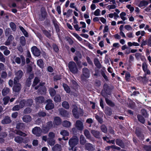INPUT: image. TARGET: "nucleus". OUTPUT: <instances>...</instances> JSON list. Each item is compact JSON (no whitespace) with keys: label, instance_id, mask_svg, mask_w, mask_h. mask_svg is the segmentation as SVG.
<instances>
[{"label":"nucleus","instance_id":"nucleus-39","mask_svg":"<svg viewBox=\"0 0 151 151\" xmlns=\"http://www.w3.org/2000/svg\"><path fill=\"white\" fill-rule=\"evenodd\" d=\"M40 81V78L37 77H35L34 79L32 86H35Z\"/></svg>","mask_w":151,"mask_h":151},{"label":"nucleus","instance_id":"nucleus-27","mask_svg":"<svg viewBox=\"0 0 151 151\" xmlns=\"http://www.w3.org/2000/svg\"><path fill=\"white\" fill-rule=\"evenodd\" d=\"M23 138L20 136H17L15 137L14 141L17 143H22L23 141Z\"/></svg>","mask_w":151,"mask_h":151},{"label":"nucleus","instance_id":"nucleus-13","mask_svg":"<svg viewBox=\"0 0 151 151\" xmlns=\"http://www.w3.org/2000/svg\"><path fill=\"white\" fill-rule=\"evenodd\" d=\"M85 149L89 151H94L95 150V146L90 143H86L85 145Z\"/></svg>","mask_w":151,"mask_h":151},{"label":"nucleus","instance_id":"nucleus-32","mask_svg":"<svg viewBox=\"0 0 151 151\" xmlns=\"http://www.w3.org/2000/svg\"><path fill=\"white\" fill-rule=\"evenodd\" d=\"M80 142L82 145H84L86 142V140L83 135H81L80 137Z\"/></svg>","mask_w":151,"mask_h":151},{"label":"nucleus","instance_id":"nucleus-19","mask_svg":"<svg viewBox=\"0 0 151 151\" xmlns=\"http://www.w3.org/2000/svg\"><path fill=\"white\" fill-rule=\"evenodd\" d=\"M23 121L26 123L30 122L32 120V118L30 116L25 115L22 117Z\"/></svg>","mask_w":151,"mask_h":151},{"label":"nucleus","instance_id":"nucleus-33","mask_svg":"<svg viewBox=\"0 0 151 151\" xmlns=\"http://www.w3.org/2000/svg\"><path fill=\"white\" fill-rule=\"evenodd\" d=\"M63 86L64 89V90L67 93H69L70 92V89L69 87L65 83H63Z\"/></svg>","mask_w":151,"mask_h":151},{"label":"nucleus","instance_id":"nucleus-58","mask_svg":"<svg viewBox=\"0 0 151 151\" xmlns=\"http://www.w3.org/2000/svg\"><path fill=\"white\" fill-rule=\"evenodd\" d=\"M48 136L49 138L48 139H54L55 137V134L52 132H50Z\"/></svg>","mask_w":151,"mask_h":151},{"label":"nucleus","instance_id":"nucleus-6","mask_svg":"<svg viewBox=\"0 0 151 151\" xmlns=\"http://www.w3.org/2000/svg\"><path fill=\"white\" fill-rule=\"evenodd\" d=\"M82 75L81 76L82 79L84 80V78H88L90 76V73L89 69L86 68H84L82 69Z\"/></svg>","mask_w":151,"mask_h":151},{"label":"nucleus","instance_id":"nucleus-62","mask_svg":"<svg viewBox=\"0 0 151 151\" xmlns=\"http://www.w3.org/2000/svg\"><path fill=\"white\" fill-rule=\"evenodd\" d=\"M126 7L129 10L131 13L134 10V7L133 6H132L130 4L127 5Z\"/></svg>","mask_w":151,"mask_h":151},{"label":"nucleus","instance_id":"nucleus-25","mask_svg":"<svg viewBox=\"0 0 151 151\" xmlns=\"http://www.w3.org/2000/svg\"><path fill=\"white\" fill-rule=\"evenodd\" d=\"M35 101L37 103H42L44 102V98L42 96L37 97L35 99Z\"/></svg>","mask_w":151,"mask_h":151},{"label":"nucleus","instance_id":"nucleus-41","mask_svg":"<svg viewBox=\"0 0 151 151\" xmlns=\"http://www.w3.org/2000/svg\"><path fill=\"white\" fill-rule=\"evenodd\" d=\"M20 42L22 45L23 46H24L26 44V40L24 37L22 36L20 38Z\"/></svg>","mask_w":151,"mask_h":151},{"label":"nucleus","instance_id":"nucleus-16","mask_svg":"<svg viewBox=\"0 0 151 151\" xmlns=\"http://www.w3.org/2000/svg\"><path fill=\"white\" fill-rule=\"evenodd\" d=\"M116 144L120 146L121 148H124L125 147V144L122 140L119 138H117L115 140Z\"/></svg>","mask_w":151,"mask_h":151},{"label":"nucleus","instance_id":"nucleus-30","mask_svg":"<svg viewBox=\"0 0 151 151\" xmlns=\"http://www.w3.org/2000/svg\"><path fill=\"white\" fill-rule=\"evenodd\" d=\"M61 150V146L59 144H56L52 148L54 151H60Z\"/></svg>","mask_w":151,"mask_h":151},{"label":"nucleus","instance_id":"nucleus-12","mask_svg":"<svg viewBox=\"0 0 151 151\" xmlns=\"http://www.w3.org/2000/svg\"><path fill=\"white\" fill-rule=\"evenodd\" d=\"M142 68L143 71L145 72V76H146L147 75H150L151 73L150 71L147 69V66L146 63L144 62L142 64Z\"/></svg>","mask_w":151,"mask_h":151},{"label":"nucleus","instance_id":"nucleus-4","mask_svg":"<svg viewBox=\"0 0 151 151\" xmlns=\"http://www.w3.org/2000/svg\"><path fill=\"white\" fill-rule=\"evenodd\" d=\"M53 127V124L51 121L47 122L46 125L43 126L42 127V131L45 134L47 133L49 130Z\"/></svg>","mask_w":151,"mask_h":151},{"label":"nucleus","instance_id":"nucleus-15","mask_svg":"<svg viewBox=\"0 0 151 151\" xmlns=\"http://www.w3.org/2000/svg\"><path fill=\"white\" fill-rule=\"evenodd\" d=\"M14 85L12 88L13 91L15 92H18L21 89V85L20 83H14Z\"/></svg>","mask_w":151,"mask_h":151},{"label":"nucleus","instance_id":"nucleus-31","mask_svg":"<svg viewBox=\"0 0 151 151\" xmlns=\"http://www.w3.org/2000/svg\"><path fill=\"white\" fill-rule=\"evenodd\" d=\"M49 91L51 96H54L56 94V91L53 88H50L49 89Z\"/></svg>","mask_w":151,"mask_h":151},{"label":"nucleus","instance_id":"nucleus-59","mask_svg":"<svg viewBox=\"0 0 151 151\" xmlns=\"http://www.w3.org/2000/svg\"><path fill=\"white\" fill-rule=\"evenodd\" d=\"M0 61L2 62H5V59L3 55L0 52Z\"/></svg>","mask_w":151,"mask_h":151},{"label":"nucleus","instance_id":"nucleus-26","mask_svg":"<svg viewBox=\"0 0 151 151\" xmlns=\"http://www.w3.org/2000/svg\"><path fill=\"white\" fill-rule=\"evenodd\" d=\"M91 132L95 137L97 138L99 137L100 134L99 132L95 130H92L91 131Z\"/></svg>","mask_w":151,"mask_h":151},{"label":"nucleus","instance_id":"nucleus-21","mask_svg":"<svg viewBox=\"0 0 151 151\" xmlns=\"http://www.w3.org/2000/svg\"><path fill=\"white\" fill-rule=\"evenodd\" d=\"M135 134L137 137L140 139H143L144 136L141 133V131L139 129H136L135 131Z\"/></svg>","mask_w":151,"mask_h":151},{"label":"nucleus","instance_id":"nucleus-40","mask_svg":"<svg viewBox=\"0 0 151 151\" xmlns=\"http://www.w3.org/2000/svg\"><path fill=\"white\" fill-rule=\"evenodd\" d=\"M105 114L108 115L110 116L112 114L111 109L109 107H107L105 108Z\"/></svg>","mask_w":151,"mask_h":151},{"label":"nucleus","instance_id":"nucleus-43","mask_svg":"<svg viewBox=\"0 0 151 151\" xmlns=\"http://www.w3.org/2000/svg\"><path fill=\"white\" fill-rule=\"evenodd\" d=\"M54 99V101L56 102H60L61 101V97L59 95H56Z\"/></svg>","mask_w":151,"mask_h":151},{"label":"nucleus","instance_id":"nucleus-11","mask_svg":"<svg viewBox=\"0 0 151 151\" xmlns=\"http://www.w3.org/2000/svg\"><path fill=\"white\" fill-rule=\"evenodd\" d=\"M31 51L35 56H39L40 54V50L36 46H33L31 48Z\"/></svg>","mask_w":151,"mask_h":151},{"label":"nucleus","instance_id":"nucleus-64","mask_svg":"<svg viewBox=\"0 0 151 151\" xmlns=\"http://www.w3.org/2000/svg\"><path fill=\"white\" fill-rule=\"evenodd\" d=\"M108 131L109 133H110L111 134H112L113 135L114 134V130L113 129L112 127H109Z\"/></svg>","mask_w":151,"mask_h":151},{"label":"nucleus","instance_id":"nucleus-46","mask_svg":"<svg viewBox=\"0 0 151 151\" xmlns=\"http://www.w3.org/2000/svg\"><path fill=\"white\" fill-rule=\"evenodd\" d=\"M62 106L65 108L68 109L69 108V105L67 102L66 101H63L62 103Z\"/></svg>","mask_w":151,"mask_h":151},{"label":"nucleus","instance_id":"nucleus-49","mask_svg":"<svg viewBox=\"0 0 151 151\" xmlns=\"http://www.w3.org/2000/svg\"><path fill=\"white\" fill-rule=\"evenodd\" d=\"M19 27L21 31L23 33V34L26 37H28V33L25 30L24 28L21 26H19Z\"/></svg>","mask_w":151,"mask_h":151},{"label":"nucleus","instance_id":"nucleus-2","mask_svg":"<svg viewBox=\"0 0 151 151\" xmlns=\"http://www.w3.org/2000/svg\"><path fill=\"white\" fill-rule=\"evenodd\" d=\"M68 67L70 71L73 73H76L78 69L76 64L73 61H70L68 64Z\"/></svg>","mask_w":151,"mask_h":151},{"label":"nucleus","instance_id":"nucleus-24","mask_svg":"<svg viewBox=\"0 0 151 151\" xmlns=\"http://www.w3.org/2000/svg\"><path fill=\"white\" fill-rule=\"evenodd\" d=\"M10 89L7 87H4L2 91V94L3 96H4L7 95L10 92Z\"/></svg>","mask_w":151,"mask_h":151},{"label":"nucleus","instance_id":"nucleus-9","mask_svg":"<svg viewBox=\"0 0 151 151\" xmlns=\"http://www.w3.org/2000/svg\"><path fill=\"white\" fill-rule=\"evenodd\" d=\"M104 98L106 104L109 106L111 107H113L115 106V103L109 99L108 96L104 95Z\"/></svg>","mask_w":151,"mask_h":151},{"label":"nucleus","instance_id":"nucleus-10","mask_svg":"<svg viewBox=\"0 0 151 151\" xmlns=\"http://www.w3.org/2000/svg\"><path fill=\"white\" fill-rule=\"evenodd\" d=\"M75 127L79 130L82 131L83 129V123L80 120H77L75 124Z\"/></svg>","mask_w":151,"mask_h":151},{"label":"nucleus","instance_id":"nucleus-1","mask_svg":"<svg viewBox=\"0 0 151 151\" xmlns=\"http://www.w3.org/2000/svg\"><path fill=\"white\" fill-rule=\"evenodd\" d=\"M79 139L76 136H74L69 140L68 144L70 147L68 148L69 150L76 151V147L75 146L78 143Z\"/></svg>","mask_w":151,"mask_h":151},{"label":"nucleus","instance_id":"nucleus-34","mask_svg":"<svg viewBox=\"0 0 151 151\" xmlns=\"http://www.w3.org/2000/svg\"><path fill=\"white\" fill-rule=\"evenodd\" d=\"M124 27V25H121L119 28V29L120 30V35L122 37L126 38V36L124 33L123 32V29Z\"/></svg>","mask_w":151,"mask_h":151},{"label":"nucleus","instance_id":"nucleus-14","mask_svg":"<svg viewBox=\"0 0 151 151\" xmlns=\"http://www.w3.org/2000/svg\"><path fill=\"white\" fill-rule=\"evenodd\" d=\"M103 112H99L98 114V115H96L95 117L99 123L102 124L103 122Z\"/></svg>","mask_w":151,"mask_h":151},{"label":"nucleus","instance_id":"nucleus-48","mask_svg":"<svg viewBox=\"0 0 151 151\" xmlns=\"http://www.w3.org/2000/svg\"><path fill=\"white\" fill-rule=\"evenodd\" d=\"M47 142L51 146L53 145L55 143V142L53 139H47Z\"/></svg>","mask_w":151,"mask_h":151},{"label":"nucleus","instance_id":"nucleus-52","mask_svg":"<svg viewBox=\"0 0 151 151\" xmlns=\"http://www.w3.org/2000/svg\"><path fill=\"white\" fill-rule=\"evenodd\" d=\"M94 64L98 68H100L101 67L100 64L98 59L96 58H95L94 59Z\"/></svg>","mask_w":151,"mask_h":151},{"label":"nucleus","instance_id":"nucleus-7","mask_svg":"<svg viewBox=\"0 0 151 151\" xmlns=\"http://www.w3.org/2000/svg\"><path fill=\"white\" fill-rule=\"evenodd\" d=\"M32 132L33 134L39 137L41 135L42 130L40 127H36L32 129Z\"/></svg>","mask_w":151,"mask_h":151},{"label":"nucleus","instance_id":"nucleus-38","mask_svg":"<svg viewBox=\"0 0 151 151\" xmlns=\"http://www.w3.org/2000/svg\"><path fill=\"white\" fill-rule=\"evenodd\" d=\"M62 124L64 127H68L70 126L71 124L69 121H64L63 122Z\"/></svg>","mask_w":151,"mask_h":151},{"label":"nucleus","instance_id":"nucleus-20","mask_svg":"<svg viewBox=\"0 0 151 151\" xmlns=\"http://www.w3.org/2000/svg\"><path fill=\"white\" fill-rule=\"evenodd\" d=\"M11 120L9 116L5 117L4 119L1 121V123L3 124H7L10 123Z\"/></svg>","mask_w":151,"mask_h":151},{"label":"nucleus","instance_id":"nucleus-5","mask_svg":"<svg viewBox=\"0 0 151 151\" xmlns=\"http://www.w3.org/2000/svg\"><path fill=\"white\" fill-rule=\"evenodd\" d=\"M16 77L14 80V83H16L18 82L19 80L20 79L23 75V72L22 70H19L15 72Z\"/></svg>","mask_w":151,"mask_h":151},{"label":"nucleus","instance_id":"nucleus-35","mask_svg":"<svg viewBox=\"0 0 151 151\" xmlns=\"http://www.w3.org/2000/svg\"><path fill=\"white\" fill-rule=\"evenodd\" d=\"M43 33L48 38H50L51 37V35L50 33V31L48 32L45 29H42Z\"/></svg>","mask_w":151,"mask_h":151},{"label":"nucleus","instance_id":"nucleus-51","mask_svg":"<svg viewBox=\"0 0 151 151\" xmlns=\"http://www.w3.org/2000/svg\"><path fill=\"white\" fill-rule=\"evenodd\" d=\"M16 134H17L24 137H26L27 135L26 134L20 130L17 131L16 132Z\"/></svg>","mask_w":151,"mask_h":151},{"label":"nucleus","instance_id":"nucleus-42","mask_svg":"<svg viewBox=\"0 0 151 151\" xmlns=\"http://www.w3.org/2000/svg\"><path fill=\"white\" fill-rule=\"evenodd\" d=\"M149 144L151 145V141L149 142ZM144 149L146 151H151V145H144Z\"/></svg>","mask_w":151,"mask_h":151},{"label":"nucleus","instance_id":"nucleus-44","mask_svg":"<svg viewBox=\"0 0 151 151\" xmlns=\"http://www.w3.org/2000/svg\"><path fill=\"white\" fill-rule=\"evenodd\" d=\"M37 65L39 66L40 68H43L44 66V63L42 59H40L38 60L37 62Z\"/></svg>","mask_w":151,"mask_h":151},{"label":"nucleus","instance_id":"nucleus-36","mask_svg":"<svg viewBox=\"0 0 151 151\" xmlns=\"http://www.w3.org/2000/svg\"><path fill=\"white\" fill-rule=\"evenodd\" d=\"M137 118L139 121L143 124L145 122V119L144 117L140 114L137 115Z\"/></svg>","mask_w":151,"mask_h":151},{"label":"nucleus","instance_id":"nucleus-60","mask_svg":"<svg viewBox=\"0 0 151 151\" xmlns=\"http://www.w3.org/2000/svg\"><path fill=\"white\" fill-rule=\"evenodd\" d=\"M26 106H30L32 105V100L31 99H29L27 101H26Z\"/></svg>","mask_w":151,"mask_h":151},{"label":"nucleus","instance_id":"nucleus-45","mask_svg":"<svg viewBox=\"0 0 151 151\" xmlns=\"http://www.w3.org/2000/svg\"><path fill=\"white\" fill-rule=\"evenodd\" d=\"M26 101L24 100L21 101L19 102V106L20 108H22L24 106H26Z\"/></svg>","mask_w":151,"mask_h":151},{"label":"nucleus","instance_id":"nucleus-37","mask_svg":"<svg viewBox=\"0 0 151 151\" xmlns=\"http://www.w3.org/2000/svg\"><path fill=\"white\" fill-rule=\"evenodd\" d=\"M54 123L57 125H59L61 123L60 118L59 117H56L54 119Z\"/></svg>","mask_w":151,"mask_h":151},{"label":"nucleus","instance_id":"nucleus-54","mask_svg":"<svg viewBox=\"0 0 151 151\" xmlns=\"http://www.w3.org/2000/svg\"><path fill=\"white\" fill-rule=\"evenodd\" d=\"M9 99V97L8 96H6L3 99V100L4 101V105H6L8 103Z\"/></svg>","mask_w":151,"mask_h":151},{"label":"nucleus","instance_id":"nucleus-57","mask_svg":"<svg viewBox=\"0 0 151 151\" xmlns=\"http://www.w3.org/2000/svg\"><path fill=\"white\" fill-rule=\"evenodd\" d=\"M141 112L143 116L145 118L147 117V114L146 110L145 109H142L141 110Z\"/></svg>","mask_w":151,"mask_h":151},{"label":"nucleus","instance_id":"nucleus-47","mask_svg":"<svg viewBox=\"0 0 151 151\" xmlns=\"http://www.w3.org/2000/svg\"><path fill=\"white\" fill-rule=\"evenodd\" d=\"M84 134L87 138L89 139L91 138L90 132L88 130H85L84 131Z\"/></svg>","mask_w":151,"mask_h":151},{"label":"nucleus","instance_id":"nucleus-8","mask_svg":"<svg viewBox=\"0 0 151 151\" xmlns=\"http://www.w3.org/2000/svg\"><path fill=\"white\" fill-rule=\"evenodd\" d=\"M47 104L45 106V109L46 110H49L51 109L54 107V104L52 103V100L49 99L46 101Z\"/></svg>","mask_w":151,"mask_h":151},{"label":"nucleus","instance_id":"nucleus-56","mask_svg":"<svg viewBox=\"0 0 151 151\" xmlns=\"http://www.w3.org/2000/svg\"><path fill=\"white\" fill-rule=\"evenodd\" d=\"M10 26L12 30L14 31L16 29V25L15 24L12 22H11L10 23Z\"/></svg>","mask_w":151,"mask_h":151},{"label":"nucleus","instance_id":"nucleus-50","mask_svg":"<svg viewBox=\"0 0 151 151\" xmlns=\"http://www.w3.org/2000/svg\"><path fill=\"white\" fill-rule=\"evenodd\" d=\"M24 127V124L22 123L18 124L16 125V128L19 129H22Z\"/></svg>","mask_w":151,"mask_h":151},{"label":"nucleus","instance_id":"nucleus-28","mask_svg":"<svg viewBox=\"0 0 151 151\" xmlns=\"http://www.w3.org/2000/svg\"><path fill=\"white\" fill-rule=\"evenodd\" d=\"M148 4V1L145 0H143L140 2L139 3L138 5V6L139 7H143L144 6H145L147 5Z\"/></svg>","mask_w":151,"mask_h":151},{"label":"nucleus","instance_id":"nucleus-23","mask_svg":"<svg viewBox=\"0 0 151 151\" xmlns=\"http://www.w3.org/2000/svg\"><path fill=\"white\" fill-rule=\"evenodd\" d=\"M47 13L45 11V10L44 8H42L41 9V20H43L46 17Z\"/></svg>","mask_w":151,"mask_h":151},{"label":"nucleus","instance_id":"nucleus-53","mask_svg":"<svg viewBox=\"0 0 151 151\" xmlns=\"http://www.w3.org/2000/svg\"><path fill=\"white\" fill-rule=\"evenodd\" d=\"M130 76V74L129 72H127L125 74V79L127 81H129Z\"/></svg>","mask_w":151,"mask_h":151},{"label":"nucleus","instance_id":"nucleus-63","mask_svg":"<svg viewBox=\"0 0 151 151\" xmlns=\"http://www.w3.org/2000/svg\"><path fill=\"white\" fill-rule=\"evenodd\" d=\"M73 35L76 37L79 40L81 41L82 40V38L77 34L73 33Z\"/></svg>","mask_w":151,"mask_h":151},{"label":"nucleus","instance_id":"nucleus-3","mask_svg":"<svg viewBox=\"0 0 151 151\" xmlns=\"http://www.w3.org/2000/svg\"><path fill=\"white\" fill-rule=\"evenodd\" d=\"M114 89V86L110 85H108V84L104 83V94L110 96L111 94V93ZM105 95V94H104Z\"/></svg>","mask_w":151,"mask_h":151},{"label":"nucleus","instance_id":"nucleus-17","mask_svg":"<svg viewBox=\"0 0 151 151\" xmlns=\"http://www.w3.org/2000/svg\"><path fill=\"white\" fill-rule=\"evenodd\" d=\"M58 111L60 115L64 117H67L68 115V113L65 110L62 108L59 109Z\"/></svg>","mask_w":151,"mask_h":151},{"label":"nucleus","instance_id":"nucleus-29","mask_svg":"<svg viewBox=\"0 0 151 151\" xmlns=\"http://www.w3.org/2000/svg\"><path fill=\"white\" fill-rule=\"evenodd\" d=\"M82 114L83 112L82 110L79 109H78V111L75 112V114H73V115L75 118L78 119L79 118L80 114L82 115Z\"/></svg>","mask_w":151,"mask_h":151},{"label":"nucleus","instance_id":"nucleus-55","mask_svg":"<svg viewBox=\"0 0 151 151\" xmlns=\"http://www.w3.org/2000/svg\"><path fill=\"white\" fill-rule=\"evenodd\" d=\"M60 134L64 136H68L69 135V132L65 130H63L61 131L60 132Z\"/></svg>","mask_w":151,"mask_h":151},{"label":"nucleus","instance_id":"nucleus-18","mask_svg":"<svg viewBox=\"0 0 151 151\" xmlns=\"http://www.w3.org/2000/svg\"><path fill=\"white\" fill-rule=\"evenodd\" d=\"M46 91V88L43 86H41L37 91L39 94H43L45 93Z\"/></svg>","mask_w":151,"mask_h":151},{"label":"nucleus","instance_id":"nucleus-61","mask_svg":"<svg viewBox=\"0 0 151 151\" xmlns=\"http://www.w3.org/2000/svg\"><path fill=\"white\" fill-rule=\"evenodd\" d=\"M61 79V77L60 76L58 75H56L55 76L53 77L54 81H57L60 80Z\"/></svg>","mask_w":151,"mask_h":151},{"label":"nucleus","instance_id":"nucleus-22","mask_svg":"<svg viewBox=\"0 0 151 151\" xmlns=\"http://www.w3.org/2000/svg\"><path fill=\"white\" fill-rule=\"evenodd\" d=\"M13 39L14 37L12 35H10L5 42L4 44L6 46L9 45H10L11 42Z\"/></svg>","mask_w":151,"mask_h":151}]
</instances>
